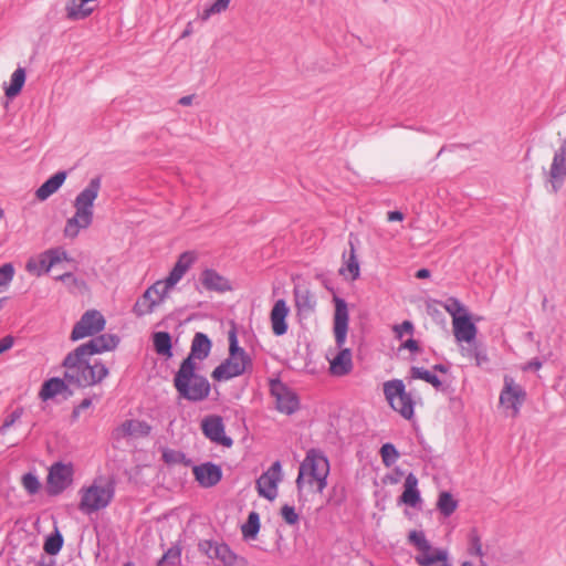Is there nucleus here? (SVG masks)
Masks as SVG:
<instances>
[{
    "label": "nucleus",
    "instance_id": "obj_18",
    "mask_svg": "<svg viewBox=\"0 0 566 566\" xmlns=\"http://www.w3.org/2000/svg\"><path fill=\"white\" fill-rule=\"evenodd\" d=\"M73 395L74 390L60 377H51L44 380L39 390V398L43 402L53 400L56 396H62L63 400H67Z\"/></svg>",
    "mask_w": 566,
    "mask_h": 566
},
{
    "label": "nucleus",
    "instance_id": "obj_9",
    "mask_svg": "<svg viewBox=\"0 0 566 566\" xmlns=\"http://www.w3.org/2000/svg\"><path fill=\"white\" fill-rule=\"evenodd\" d=\"M74 468L71 462H54L46 478V493L56 496L64 492L73 483Z\"/></svg>",
    "mask_w": 566,
    "mask_h": 566
},
{
    "label": "nucleus",
    "instance_id": "obj_5",
    "mask_svg": "<svg viewBox=\"0 0 566 566\" xmlns=\"http://www.w3.org/2000/svg\"><path fill=\"white\" fill-rule=\"evenodd\" d=\"M80 493V511L86 514L95 513L107 507L113 501L115 495V481L111 479L103 486L94 483L87 488H82Z\"/></svg>",
    "mask_w": 566,
    "mask_h": 566
},
{
    "label": "nucleus",
    "instance_id": "obj_8",
    "mask_svg": "<svg viewBox=\"0 0 566 566\" xmlns=\"http://www.w3.org/2000/svg\"><path fill=\"white\" fill-rule=\"evenodd\" d=\"M105 327L106 319L103 314L97 310H88L74 324L70 339L76 342L85 337H93L103 332Z\"/></svg>",
    "mask_w": 566,
    "mask_h": 566
},
{
    "label": "nucleus",
    "instance_id": "obj_4",
    "mask_svg": "<svg viewBox=\"0 0 566 566\" xmlns=\"http://www.w3.org/2000/svg\"><path fill=\"white\" fill-rule=\"evenodd\" d=\"M228 339L229 356L212 370L211 378L214 381H227L243 375L248 369H252L251 357L247 354L244 348L239 345L234 323H232V327L229 331Z\"/></svg>",
    "mask_w": 566,
    "mask_h": 566
},
{
    "label": "nucleus",
    "instance_id": "obj_12",
    "mask_svg": "<svg viewBox=\"0 0 566 566\" xmlns=\"http://www.w3.org/2000/svg\"><path fill=\"white\" fill-rule=\"evenodd\" d=\"M120 338L115 334H97L93 336L88 342L81 344L77 346L76 355H88L94 356L97 354H103L105 352H111L117 348L119 345Z\"/></svg>",
    "mask_w": 566,
    "mask_h": 566
},
{
    "label": "nucleus",
    "instance_id": "obj_27",
    "mask_svg": "<svg viewBox=\"0 0 566 566\" xmlns=\"http://www.w3.org/2000/svg\"><path fill=\"white\" fill-rule=\"evenodd\" d=\"M213 557L220 560L223 566H247L245 559L238 556L230 546L223 542L216 547Z\"/></svg>",
    "mask_w": 566,
    "mask_h": 566
},
{
    "label": "nucleus",
    "instance_id": "obj_26",
    "mask_svg": "<svg viewBox=\"0 0 566 566\" xmlns=\"http://www.w3.org/2000/svg\"><path fill=\"white\" fill-rule=\"evenodd\" d=\"M93 218V214L84 216L75 209L74 216L66 220L64 235L70 239L76 238L81 229H87L92 224Z\"/></svg>",
    "mask_w": 566,
    "mask_h": 566
},
{
    "label": "nucleus",
    "instance_id": "obj_41",
    "mask_svg": "<svg viewBox=\"0 0 566 566\" xmlns=\"http://www.w3.org/2000/svg\"><path fill=\"white\" fill-rule=\"evenodd\" d=\"M410 375L411 378L424 380L426 382L432 385L434 388H439L441 386V380L439 377L422 367H412L410 369Z\"/></svg>",
    "mask_w": 566,
    "mask_h": 566
},
{
    "label": "nucleus",
    "instance_id": "obj_44",
    "mask_svg": "<svg viewBox=\"0 0 566 566\" xmlns=\"http://www.w3.org/2000/svg\"><path fill=\"white\" fill-rule=\"evenodd\" d=\"M92 368L93 373L90 377V380L93 386L102 382L109 374L108 368L101 359L94 360Z\"/></svg>",
    "mask_w": 566,
    "mask_h": 566
},
{
    "label": "nucleus",
    "instance_id": "obj_24",
    "mask_svg": "<svg viewBox=\"0 0 566 566\" xmlns=\"http://www.w3.org/2000/svg\"><path fill=\"white\" fill-rule=\"evenodd\" d=\"M63 260L69 261V254L62 247L51 248L44 251L39 256L41 270L38 272V275H41V273H48L54 265Z\"/></svg>",
    "mask_w": 566,
    "mask_h": 566
},
{
    "label": "nucleus",
    "instance_id": "obj_58",
    "mask_svg": "<svg viewBox=\"0 0 566 566\" xmlns=\"http://www.w3.org/2000/svg\"><path fill=\"white\" fill-rule=\"evenodd\" d=\"M400 349H408L412 353H417L420 348L417 340L409 338L400 345Z\"/></svg>",
    "mask_w": 566,
    "mask_h": 566
},
{
    "label": "nucleus",
    "instance_id": "obj_25",
    "mask_svg": "<svg viewBox=\"0 0 566 566\" xmlns=\"http://www.w3.org/2000/svg\"><path fill=\"white\" fill-rule=\"evenodd\" d=\"M400 501L411 507H417L421 503L420 492L418 490V479L413 473H409L403 482V492Z\"/></svg>",
    "mask_w": 566,
    "mask_h": 566
},
{
    "label": "nucleus",
    "instance_id": "obj_3",
    "mask_svg": "<svg viewBox=\"0 0 566 566\" xmlns=\"http://www.w3.org/2000/svg\"><path fill=\"white\" fill-rule=\"evenodd\" d=\"M331 465L324 452L311 449L306 452L298 468L296 479L300 497L304 501L314 500L327 486Z\"/></svg>",
    "mask_w": 566,
    "mask_h": 566
},
{
    "label": "nucleus",
    "instance_id": "obj_7",
    "mask_svg": "<svg viewBox=\"0 0 566 566\" xmlns=\"http://www.w3.org/2000/svg\"><path fill=\"white\" fill-rule=\"evenodd\" d=\"M408 541L418 551L415 560L419 566H433L449 559V552L446 548H433L422 531H411Z\"/></svg>",
    "mask_w": 566,
    "mask_h": 566
},
{
    "label": "nucleus",
    "instance_id": "obj_55",
    "mask_svg": "<svg viewBox=\"0 0 566 566\" xmlns=\"http://www.w3.org/2000/svg\"><path fill=\"white\" fill-rule=\"evenodd\" d=\"M460 350H461L462 356L470 358V359H473L475 357V355H478V353H479L475 340L471 344H468V346H461Z\"/></svg>",
    "mask_w": 566,
    "mask_h": 566
},
{
    "label": "nucleus",
    "instance_id": "obj_15",
    "mask_svg": "<svg viewBox=\"0 0 566 566\" xmlns=\"http://www.w3.org/2000/svg\"><path fill=\"white\" fill-rule=\"evenodd\" d=\"M197 259V252L190 250L182 252L178 256L168 276L164 281H161L164 294H167L169 290L172 289L182 279V276L192 266Z\"/></svg>",
    "mask_w": 566,
    "mask_h": 566
},
{
    "label": "nucleus",
    "instance_id": "obj_16",
    "mask_svg": "<svg viewBox=\"0 0 566 566\" xmlns=\"http://www.w3.org/2000/svg\"><path fill=\"white\" fill-rule=\"evenodd\" d=\"M102 187V176L92 178L87 186L75 197L74 208L80 210L81 214L94 216V201L96 200Z\"/></svg>",
    "mask_w": 566,
    "mask_h": 566
},
{
    "label": "nucleus",
    "instance_id": "obj_11",
    "mask_svg": "<svg viewBox=\"0 0 566 566\" xmlns=\"http://www.w3.org/2000/svg\"><path fill=\"white\" fill-rule=\"evenodd\" d=\"M526 392L510 376L504 377V387L500 394V403L512 411V416L520 413L521 407L525 400Z\"/></svg>",
    "mask_w": 566,
    "mask_h": 566
},
{
    "label": "nucleus",
    "instance_id": "obj_43",
    "mask_svg": "<svg viewBox=\"0 0 566 566\" xmlns=\"http://www.w3.org/2000/svg\"><path fill=\"white\" fill-rule=\"evenodd\" d=\"M380 455L382 459V463L389 468L394 465L399 459V452L396 447L391 443H385L380 448Z\"/></svg>",
    "mask_w": 566,
    "mask_h": 566
},
{
    "label": "nucleus",
    "instance_id": "obj_38",
    "mask_svg": "<svg viewBox=\"0 0 566 566\" xmlns=\"http://www.w3.org/2000/svg\"><path fill=\"white\" fill-rule=\"evenodd\" d=\"M271 321L273 333L277 336L283 335V298H279L272 308Z\"/></svg>",
    "mask_w": 566,
    "mask_h": 566
},
{
    "label": "nucleus",
    "instance_id": "obj_36",
    "mask_svg": "<svg viewBox=\"0 0 566 566\" xmlns=\"http://www.w3.org/2000/svg\"><path fill=\"white\" fill-rule=\"evenodd\" d=\"M468 554L480 558L481 566H485L483 560L484 552L481 536L476 528H472L468 534Z\"/></svg>",
    "mask_w": 566,
    "mask_h": 566
},
{
    "label": "nucleus",
    "instance_id": "obj_47",
    "mask_svg": "<svg viewBox=\"0 0 566 566\" xmlns=\"http://www.w3.org/2000/svg\"><path fill=\"white\" fill-rule=\"evenodd\" d=\"M23 415V408L18 407L11 413H9L3 423L0 427V434H4L7 430L12 427Z\"/></svg>",
    "mask_w": 566,
    "mask_h": 566
},
{
    "label": "nucleus",
    "instance_id": "obj_60",
    "mask_svg": "<svg viewBox=\"0 0 566 566\" xmlns=\"http://www.w3.org/2000/svg\"><path fill=\"white\" fill-rule=\"evenodd\" d=\"M388 221H402L403 214L400 211H389L387 213Z\"/></svg>",
    "mask_w": 566,
    "mask_h": 566
},
{
    "label": "nucleus",
    "instance_id": "obj_20",
    "mask_svg": "<svg viewBox=\"0 0 566 566\" xmlns=\"http://www.w3.org/2000/svg\"><path fill=\"white\" fill-rule=\"evenodd\" d=\"M453 335L459 344H471L475 340L478 328L471 321L470 314H464L463 317L452 322Z\"/></svg>",
    "mask_w": 566,
    "mask_h": 566
},
{
    "label": "nucleus",
    "instance_id": "obj_33",
    "mask_svg": "<svg viewBox=\"0 0 566 566\" xmlns=\"http://www.w3.org/2000/svg\"><path fill=\"white\" fill-rule=\"evenodd\" d=\"M63 544L64 538L62 533L57 527H54V531L45 537L43 549L48 555L55 556L61 552Z\"/></svg>",
    "mask_w": 566,
    "mask_h": 566
},
{
    "label": "nucleus",
    "instance_id": "obj_23",
    "mask_svg": "<svg viewBox=\"0 0 566 566\" xmlns=\"http://www.w3.org/2000/svg\"><path fill=\"white\" fill-rule=\"evenodd\" d=\"M67 177L66 170H59L50 176L35 191V197L40 201L46 200L55 193L64 184Z\"/></svg>",
    "mask_w": 566,
    "mask_h": 566
},
{
    "label": "nucleus",
    "instance_id": "obj_51",
    "mask_svg": "<svg viewBox=\"0 0 566 566\" xmlns=\"http://www.w3.org/2000/svg\"><path fill=\"white\" fill-rule=\"evenodd\" d=\"M55 280L61 281L67 286L81 287L85 285V282L76 277L72 272H65L61 275H57L55 276Z\"/></svg>",
    "mask_w": 566,
    "mask_h": 566
},
{
    "label": "nucleus",
    "instance_id": "obj_13",
    "mask_svg": "<svg viewBox=\"0 0 566 566\" xmlns=\"http://www.w3.org/2000/svg\"><path fill=\"white\" fill-rule=\"evenodd\" d=\"M566 179V139H564L554 153L553 160L547 172V182L551 185L552 192H558Z\"/></svg>",
    "mask_w": 566,
    "mask_h": 566
},
{
    "label": "nucleus",
    "instance_id": "obj_2",
    "mask_svg": "<svg viewBox=\"0 0 566 566\" xmlns=\"http://www.w3.org/2000/svg\"><path fill=\"white\" fill-rule=\"evenodd\" d=\"M334 303L333 334L335 346L327 348L325 358L329 364V374L334 377H344L350 374L354 368L353 353L345 347L349 314L347 303L343 298L334 297Z\"/></svg>",
    "mask_w": 566,
    "mask_h": 566
},
{
    "label": "nucleus",
    "instance_id": "obj_14",
    "mask_svg": "<svg viewBox=\"0 0 566 566\" xmlns=\"http://www.w3.org/2000/svg\"><path fill=\"white\" fill-rule=\"evenodd\" d=\"M282 463L276 460L271 468L263 472L256 480V490L261 497L273 501L277 496V482L280 481V473Z\"/></svg>",
    "mask_w": 566,
    "mask_h": 566
},
{
    "label": "nucleus",
    "instance_id": "obj_54",
    "mask_svg": "<svg viewBox=\"0 0 566 566\" xmlns=\"http://www.w3.org/2000/svg\"><path fill=\"white\" fill-rule=\"evenodd\" d=\"M122 436L132 437L134 436V422L133 419L125 420L117 429Z\"/></svg>",
    "mask_w": 566,
    "mask_h": 566
},
{
    "label": "nucleus",
    "instance_id": "obj_63",
    "mask_svg": "<svg viewBox=\"0 0 566 566\" xmlns=\"http://www.w3.org/2000/svg\"><path fill=\"white\" fill-rule=\"evenodd\" d=\"M192 99H193V95H186V96H182L178 103L182 106H189L191 105L192 103Z\"/></svg>",
    "mask_w": 566,
    "mask_h": 566
},
{
    "label": "nucleus",
    "instance_id": "obj_49",
    "mask_svg": "<svg viewBox=\"0 0 566 566\" xmlns=\"http://www.w3.org/2000/svg\"><path fill=\"white\" fill-rule=\"evenodd\" d=\"M392 331L396 338L402 339L405 335H412L415 327L410 321H403L401 324L394 325Z\"/></svg>",
    "mask_w": 566,
    "mask_h": 566
},
{
    "label": "nucleus",
    "instance_id": "obj_64",
    "mask_svg": "<svg viewBox=\"0 0 566 566\" xmlns=\"http://www.w3.org/2000/svg\"><path fill=\"white\" fill-rule=\"evenodd\" d=\"M430 276V271L427 269H420L416 273V277L418 279H427Z\"/></svg>",
    "mask_w": 566,
    "mask_h": 566
},
{
    "label": "nucleus",
    "instance_id": "obj_61",
    "mask_svg": "<svg viewBox=\"0 0 566 566\" xmlns=\"http://www.w3.org/2000/svg\"><path fill=\"white\" fill-rule=\"evenodd\" d=\"M92 406V399L91 398H84L77 406L76 408L81 411L90 408Z\"/></svg>",
    "mask_w": 566,
    "mask_h": 566
},
{
    "label": "nucleus",
    "instance_id": "obj_42",
    "mask_svg": "<svg viewBox=\"0 0 566 566\" xmlns=\"http://www.w3.org/2000/svg\"><path fill=\"white\" fill-rule=\"evenodd\" d=\"M181 562V548L179 545H172L157 562V566H176Z\"/></svg>",
    "mask_w": 566,
    "mask_h": 566
},
{
    "label": "nucleus",
    "instance_id": "obj_39",
    "mask_svg": "<svg viewBox=\"0 0 566 566\" xmlns=\"http://www.w3.org/2000/svg\"><path fill=\"white\" fill-rule=\"evenodd\" d=\"M270 394L275 398V409L283 412V381L281 380V371L276 377L270 379Z\"/></svg>",
    "mask_w": 566,
    "mask_h": 566
},
{
    "label": "nucleus",
    "instance_id": "obj_22",
    "mask_svg": "<svg viewBox=\"0 0 566 566\" xmlns=\"http://www.w3.org/2000/svg\"><path fill=\"white\" fill-rule=\"evenodd\" d=\"M163 282L157 281L153 285H150L142 296L136 301L133 312L136 316L140 317L146 314L153 313L155 306L159 304V301L153 298V292H158V286H161Z\"/></svg>",
    "mask_w": 566,
    "mask_h": 566
},
{
    "label": "nucleus",
    "instance_id": "obj_21",
    "mask_svg": "<svg viewBox=\"0 0 566 566\" xmlns=\"http://www.w3.org/2000/svg\"><path fill=\"white\" fill-rule=\"evenodd\" d=\"M200 283L207 291L224 293L232 290L230 281L213 269H205L200 275Z\"/></svg>",
    "mask_w": 566,
    "mask_h": 566
},
{
    "label": "nucleus",
    "instance_id": "obj_28",
    "mask_svg": "<svg viewBox=\"0 0 566 566\" xmlns=\"http://www.w3.org/2000/svg\"><path fill=\"white\" fill-rule=\"evenodd\" d=\"M153 346L157 355L170 359L172 353V338L168 332H155L153 334Z\"/></svg>",
    "mask_w": 566,
    "mask_h": 566
},
{
    "label": "nucleus",
    "instance_id": "obj_59",
    "mask_svg": "<svg viewBox=\"0 0 566 566\" xmlns=\"http://www.w3.org/2000/svg\"><path fill=\"white\" fill-rule=\"evenodd\" d=\"M542 367V361H539L538 359H533L531 361H528L524 367L523 369L524 370H538L539 368Z\"/></svg>",
    "mask_w": 566,
    "mask_h": 566
},
{
    "label": "nucleus",
    "instance_id": "obj_10",
    "mask_svg": "<svg viewBox=\"0 0 566 566\" xmlns=\"http://www.w3.org/2000/svg\"><path fill=\"white\" fill-rule=\"evenodd\" d=\"M202 434L211 442L231 448L233 440L226 433L223 418L219 415H208L200 422Z\"/></svg>",
    "mask_w": 566,
    "mask_h": 566
},
{
    "label": "nucleus",
    "instance_id": "obj_31",
    "mask_svg": "<svg viewBox=\"0 0 566 566\" xmlns=\"http://www.w3.org/2000/svg\"><path fill=\"white\" fill-rule=\"evenodd\" d=\"M295 303L301 312H310L314 308L315 300L305 284L296 283L294 287Z\"/></svg>",
    "mask_w": 566,
    "mask_h": 566
},
{
    "label": "nucleus",
    "instance_id": "obj_19",
    "mask_svg": "<svg viewBox=\"0 0 566 566\" xmlns=\"http://www.w3.org/2000/svg\"><path fill=\"white\" fill-rule=\"evenodd\" d=\"M195 480L202 488L209 489L217 485L222 480V469L213 462H205L198 465H191Z\"/></svg>",
    "mask_w": 566,
    "mask_h": 566
},
{
    "label": "nucleus",
    "instance_id": "obj_34",
    "mask_svg": "<svg viewBox=\"0 0 566 566\" xmlns=\"http://www.w3.org/2000/svg\"><path fill=\"white\" fill-rule=\"evenodd\" d=\"M161 458H163V461L167 465H175V464H182L185 467L192 465V460L187 458L186 453L180 450L163 448Z\"/></svg>",
    "mask_w": 566,
    "mask_h": 566
},
{
    "label": "nucleus",
    "instance_id": "obj_6",
    "mask_svg": "<svg viewBox=\"0 0 566 566\" xmlns=\"http://www.w3.org/2000/svg\"><path fill=\"white\" fill-rule=\"evenodd\" d=\"M382 390L388 405L401 417L410 420L415 415V401L401 379L385 381Z\"/></svg>",
    "mask_w": 566,
    "mask_h": 566
},
{
    "label": "nucleus",
    "instance_id": "obj_50",
    "mask_svg": "<svg viewBox=\"0 0 566 566\" xmlns=\"http://www.w3.org/2000/svg\"><path fill=\"white\" fill-rule=\"evenodd\" d=\"M219 544H220V543L214 542V541L203 539V541H200V542H199V544H198V549H199V552H201L203 555H206L208 558H210V559H214L213 554H216V547H217Z\"/></svg>",
    "mask_w": 566,
    "mask_h": 566
},
{
    "label": "nucleus",
    "instance_id": "obj_57",
    "mask_svg": "<svg viewBox=\"0 0 566 566\" xmlns=\"http://www.w3.org/2000/svg\"><path fill=\"white\" fill-rule=\"evenodd\" d=\"M298 520V515L295 510L291 506L285 505V523L295 524Z\"/></svg>",
    "mask_w": 566,
    "mask_h": 566
},
{
    "label": "nucleus",
    "instance_id": "obj_56",
    "mask_svg": "<svg viewBox=\"0 0 566 566\" xmlns=\"http://www.w3.org/2000/svg\"><path fill=\"white\" fill-rule=\"evenodd\" d=\"M14 344V337L7 335L0 339V355L9 350Z\"/></svg>",
    "mask_w": 566,
    "mask_h": 566
},
{
    "label": "nucleus",
    "instance_id": "obj_62",
    "mask_svg": "<svg viewBox=\"0 0 566 566\" xmlns=\"http://www.w3.org/2000/svg\"><path fill=\"white\" fill-rule=\"evenodd\" d=\"M55 562L53 559H46L45 556H42L40 560L35 563V566H54Z\"/></svg>",
    "mask_w": 566,
    "mask_h": 566
},
{
    "label": "nucleus",
    "instance_id": "obj_17",
    "mask_svg": "<svg viewBox=\"0 0 566 566\" xmlns=\"http://www.w3.org/2000/svg\"><path fill=\"white\" fill-rule=\"evenodd\" d=\"M88 355H76V349L70 352L61 363L63 368H74L77 374L82 388L93 386L90 377L93 373L92 363Z\"/></svg>",
    "mask_w": 566,
    "mask_h": 566
},
{
    "label": "nucleus",
    "instance_id": "obj_35",
    "mask_svg": "<svg viewBox=\"0 0 566 566\" xmlns=\"http://www.w3.org/2000/svg\"><path fill=\"white\" fill-rule=\"evenodd\" d=\"M458 501L453 497V495L448 491H442L439 494L437 501V510L444 516L449 517L452 515L458 509Z\"/></svg>",
    "mask_w": 566,
    "mask_h": 566
},
{
    "label": "nucleus",
    "instance_id": "obj_53",
    "mask_svg": "<svg viewBox=\"0 0 566 566\" xmlns=\"http://www.w3.org/2000/svg\"><path fill=\"white\" fill-rule=\"evenodd\" d=\"M60 379H63V381H65V384L69 386L73 385L76 388H82L81 380L74 368H65V371L63 373V376L60 377Z\"/></svg>",
    "mask_w": 566,
    "mask_h": 566
},
{
    "label": "nucleus",
    "instance_id": "obj_40",
    "mask_svg": "<svg viewBox=\"0 0 566 566\" xmlns=\"http://www.w3.org/2000/svg\"><path fill=\"white\" fill-rule=\"evenodd\" d=\"M443 308L452 317V322L463 317L464 314H469L467 307L455 297H449L444 302Z\"/></svg>",
    "mask_w": 566,
    "mask_h": 566
},
{
    "label": "nucleus",
    "instance_id": "obj_1",
    "mask_svg": "<svg viewBox=\"0 0 566 566\" xmlns=\"http://www.w3.org/2000/svg\"><path fill=\"white\" fill-rule=\"evenodd\" d=\"M212 340L202 332L193 335L190 352L185 357L172 378L174 387L178 397L191 402L206 400L211 391L208 378L198 373L199 367L196 360H205L212 349Z\"/></svg>",
    "mask_w": 566,
    "mask_h": 566
},
{
    "label": "nucleus",
    "instance_id": "obj_32",
    "mask_svg": "<svg viewBox=\"0 0 566 566\" xmlns=\"http://www.w3.org/2000/svg\"><path fill=\"white\" fill-rule=\"evenodd\" d=\"M27 73L23 67H18L11 75L10 84L4 87V94L8 98L18 96L25 83Z\"/></svg>",
    "mask_w": 566,
    "mask_h": 566
},
{
    "label": "nucleus",
    "instance_id": "obj_48",
    "mask_svg": "<svg viewBox=\"0 0 566 566\" xmlns=\"http://www.w3.org/2000/svg\"><path fill=\"white\" fill-rule=\"evenodd\" d=\"M300 409L298 397L285 388V413L291 415Z\"/></svg>",
    "mask_w": 566,
    "mask_h": 566
},
{
    "label": "nucleus",
    "instance_id": "obj_46",
    "mask_svg": "<svg viewBox=\"0 0 566 566\" xmlns=\"http://www.w3.org/2000/svg\"><path fill=\"white\" fill-rule=\"evenodd\" d=\"M231 0H214L212 4L207 7L201 13L200 19L207 21L211 15L220 13L229 7Z\"/></svg>",
    "mask_w": 566,
    "mask_h": 566
},
{
    "label": "nucleus",
    "instance_id": "obj_30",
    "mask_svg": "<svg viewBox=\"0 0 566 566\" xmlns=\"http://www.w3.org/2000/svg\"><path fill=\"white\" fill-rule=\"evenodd\" d=\"M344 263L339 272L342 275L349 277L352 281L356 280L360 275V266L356 256L355 249L350 243V250L348 253H344Z\"/></svg>",
    "mask_w": 566,
    "mask_h": 566
},
{
    "label": "nucleus",
    "instance_id": "obj_37",
    "mask_svg": "<svg viewBox=\"0 0 566 566\" xmlns=\"http://www.w3.org/2000/svg\"><path fill=\"white\" fill-rule=\"evenodd\" d=\"M260 531V516L255 511L249 513L245 523L241 526L245 539H254Z\"/></svg>",
    "mask_w": 566,
    "mask_h": 566
},
{
    "label": "nucleus",
    "instance_id": "obj_29",
    "mask_svg": "<svg viewBox=\"0 0 566 566\" xmlns=\"http://www.w3.org/2000/svg\"><path fill=\"white\" fill-rule=\"evenodd\" d=\"M66 18L71 21H80L90 17L94 9L81 0H69L65 4Z\"/></svg>",
    "mask_w": 566,
    "mask_h": 566
},
{
    "label": "nucleus",
    "instance_id": "obj_45",
    "mask_svg": "<svg viewBox=\"0 0 566 566\" xmlns=\"http://www.w3.org/2000/svg\"><path fill=\"white\" fill-rule=\"evenodd\" d=\"M22 485L30 495L36 494L41 489V482L36 474L32 472L24 473L22 475Z\"/></svg>",
    "mask_w": 566,
    "mask_h": 566
},
{
    "label": "nucleus",
    "instance_id": "obj_52",
    "mask_svg": "<svg viewBox=\"0 0 566 566\" xmlns=\"http://www.w3.org/2000/svg\"><path fill=\"white\" fill-rule=\"evenodd\" d=\"M134 422V436L136 437H147L151 432V426L145 420H135Z\"/></svg>",
    "mask_w": 566,
    "mask_h": 566
}]
</instances>
